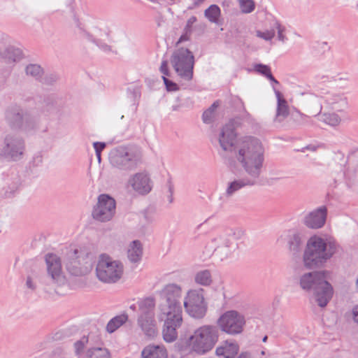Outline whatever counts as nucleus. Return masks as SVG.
<instances>
[{
	"label": "nucleus",
	"instance_id": "1",
	"mask_svg": "<svg viewBox=\"0 0 358 358\" xmlns=\"http://www.w3.org/2000/svg\"><path fill=\"white\" fill-rule=\"evenodd\" d=\"M236 152V160L243 168V173L241 178L228 183L225 192L227 197L233 196L242 188L256 185L263 167L264 150L257 141L241 142Z\"/></svg>",
	"mask_w": 358,
	"mask_h": 358
},
{
	"label": "nucleus",
	"instance_id": "2",
	"mask_svg": "<svg viewBox=\"0 0 358 358\" xmlns=\"http://www.w3.org/2000/svg\"><path fill=\"white\" fill-rule=\"evenodd\" d=\"M338 248V244L331 237L312 236L306 241L303 253L304 266L309 269L323 266L337 252Z\"/></svg>",
	"mask_w": 358,
	"mask_h": 358
},
{
	"label": "nucleus",
	"instance_id": "3",
	"mask_svg": "<svg viewBox=\"0 0 358 358\" xmlns=\"http://www.w3.org/2000/svg\"><path fill=\"white\" fill-rule=\"evenodd\" d=\"M326 271L305 273L299 279L300 287L305 292H313L320 307H325L333 296V288L327 280Z\"/></svg>",
	"mask_w": 358,
	"mask_h": 358
},
{
	"label": "nucleus",
	"instance_id": "4",
	"mask_svg": "<svg viewBox=\"0 0 358 358\" xmlns=\"http://www.w3.org/2000/svg\"><path fill=\"white\" fill-rule=\"evenodd\" d=\"M220 331L217 327L205 324L194 331L187 340L189 350L199 355L211 351L218 341Z\"/></svg>",
	"mask_w": 358,
	"mask_h": 358
},
{
	"label": "nucleus",
	"instance_id": "5",
	"mask_svg": "<svg viewBox=\"0 0 358 358\" xmlns=\"http://www.w3.org/2000/svg\"><path fill=\"white\" fill-rule=\"evenodd\" d=\"M245 235V231L239 227L230 228L225 233L213 238L210 241L213 249V255L220 261L234 257L238 249V240Z\"/></svg>",
	"mask_w": 358,
	"mask_h": 358
},
{
	"label": "nucleus",
	"instance_id": "6",
	"mask_svg": "<svg viewBox=\"0 0 358 358\" xmlns=\"http://www.w3.org/2000/svg\"><path fill=\"white\" fill-rule=\"evenodd\" d=\"M143 152L135 145L118 146L110 150L108 160L112 166L122 171H131L141 164Z\"/></svg>",
	"mask_w": 358,
	"mask_h": 358
},
{
	"label": "nucleus",
	"instance_id": "7",
	"mask_svg": "<svg viewBox=\"0 0 358 358\" xmlns=\"http://www.w3.org/2000/svg\"><path fill=\"white\" fill-rule=\"evenodd\" d=\"M139 313L137 317V325L147 337L154 338L158 330L155 319L154 308L155 300L153 297L141 299L137 302Z\"/></svg>",
	"mask_w": 358,
	"mask_h": 358
},
{
	"label": "nucleus",
	"instance_id": "8",
	"mask_svg": "<svg viewBox=\"0 0 358 358\" xmlns=\"http://www.w3.org/2000/svg\"><path fill=\"white\" fill-rule=\"evenodd\" d=\"M96 275L103 283L113 284L118 282L124 273L123 264L111 257L102 254L97 260Z\"/></svg>",
	"mask_w": 358,
	"mask_h": 358
},
{
	"label": "nucleus",
	"instance_id": "9",
	"mask_svg": "<svg viewBox=\"0 0 358 358\" xmlns=\"http://www.w3.org/2000/svg\"><path fill=\"white\" fill-rule=\"evenodd\" d=\"M170 62L178 76L185 81H190L193 78L194 57L187 48H180L172 53Z\"/></svg>",
	"mask_w": 358,
	"mask_h": 358
},
{
	"label": "nucleus",
	"instance_id": "10",
	"mask_svg": "<svg viewBox=\"0 0 358 358\" xmlns=\"http://www.w3.org/2000/svg\"><path fill=\"white\" fill-rule=\"evenodd\" d=\"M182 288L180 285L168 284L160 292V301L157 306V313H182L180 299Z\"/></svg>",
	"mask_w": 358,
	"mask_h": 358
},
{
	"label": "nucleus",
	"instance_id": "11",
	"mask_svg": "<svg viewBox=\"0 0 358 358\" xmlns=\"http://www.w3.org/2000/svg\"><path fill=\"white\" fill-rule=\"evenodd\" d=\"M204 295L205 291L202 288L190 289L187 292L183 306L190 317L201 319L206 315L208 306Z\"/></svg>",
	"mask_w": 358,
	"mask_h": 358
},
{
	"label": "nucleus",
	"instance_id": "12",
	"mask_svg": "<svg viewBox=\"0 0 358 358\" xmlns=\"http://www.w3.org/2000/svg\"><path fill=\"white\" fill-rule=\"evenodd\" d=\"M26 149L25 141L18 133L6 134L1 148V155L5 158L18 161L21 159Z\"/></svg>",
	"mask_w": 358,
	"mask_h": 358
},
{
	"label": "nucleus",
	"instance_id": "13",
	"mask_svg": "<svg viewBox=\"0 0 358 358\" xmlns=\"http://www.w3.org/2000/svg\"><path fill=\"white\" fill-rule=\"evenodd\" d=\"M217 324L222 331L234 336L243 332L245 319L243 314L236 310H227L220 316Z\"/></svg>",
	"mask_w": 358,
	"mask_h": 358
},
{
	"label": "nucleus",
	"instance_id": "14",
	"mask_svg": "<svg viewBox=\"0 0 358 358\" xmlns=\"http://www.w3.org/2000/svg\"><path fill=\"white\" fill-rule=\"evenodd\" d=\"M159 322H163L162 335L166 343H173L178 338V329L182 324V313H157Z\"/></svg>",
	"mask_w": 358,
	"mask_h": 358
},
{
	"label": "nucleus",
	"instance_id": "15",
	"mask_svg": "<svg viewBox=\"0 0 358 358\" xmlns=\"http://www.w3.org/2000/svg\"><path fill=\"white\" fill-rule=\"evenodd\" d=\"M236 134L234 130L233 122H230L226 124L221 130L219 136V143L221 148L225 152H233L235 158L236 159L237 147L241 142L243 141H256L259 144L262 146L260 141L256 138L251 136H245L238 140H236Z\"/></svg>",
	"mask_w": 358,
	"mask_h": 358
},
{
	"label": "nucleus",
	"instance_id": "16",
	"mask_svg": "<svg viewBox=\"0 0 358 358\" xmlns=\"http://www.w3.org/2000/svg\"><path fill=\"white\" fill-rule=\"evenodd\" d=\"M86 38L94 43L104 52L113 51L112 47L108 44L112 41V37L111 30L107 22L103 20L97 22L92 28V34L86 33Z\"/></svg>",
	"mask_w": 358,
	"mask_h": 358
},
{
	"label": "nucleus",
	"instance_id": "17",
	"mask_svg": "<svg viewBox=\"0 0 358 358\" xmlns=\"http://www.w3.org/2000/svg\"><path fill=\"white\" fill-rule=\"evenodd\" d=\"M116 203L113 198L108 194H101L98 197L97 203L94 206L92 215L99 222L110 220L115 213Z\"/></svg>",
	"mask_w": 358,
	"mask_h": 358
},
{
	"label": "nucleus",
	"instance_id": "18",
	"mask_svg": "<svg viewBox=\"0 0 358 358\" xmlns=\"http://www.w3.org/2000/svg\"><path fill=\"white\" fill-rule=\"evenodd\" d=\"M127 187L140 195H146L152 189V182L148 173L141 171L132 174L127 181Z\"/></svg>",
	"mask_w": 358,
	"mask_h": 358
},
{
	"label": "nucleus",
	"instance_id": "19",
	"mask_svg": "<svg viewBox=\"0 0 358 358\" xmlns=\"http://www.w3.org/2000/svg\"><path fill=\"white\" fill-rule=\"evenodd\" d=\"M48 276L54 285L61 286L66 282V278L62 272L60 258L55 254L45 255Z\"/></svg>",
	"mask_w": 358,
	"mask_h": 358
},
{
	"label": "nucleus",
	"instance_id": "20",
	"mask_svg": "<svg viewBox=\"0 0 358 358\" xmlns=\"http://www.w3.org/2000/svg\"><path fill=\"white\" fill-rule=\"evenodd\" d=\"M66 268L73 275H84L89 273L90 266L83 257L78 255V250H74L68 254Z\"/></svg>",
	"mask_w": 358,
	"mask_h": 358
},
{
	"label": "nucleus",
	"instance_id": "21",
	"mask_svg": "<svg viewBox=\"0 0 358 358\" xmlns=\"http://www.w3.org/2000/svg\"><path fill=\"white\" fill-rule=\"evenodd\" d=\"M327 217V208L321 206L307 213L303 220V223L309 229H318L326 223Z\"/></svg>",
	"mask_w": 358,
	"mask_h": 358
},
{
	"label": "nucleus",
	"instance_id": "22",
	"mask_svg": "<svg viewBox=\"0 0 358 358\" xmlns=\"http://www.w3.org/2000/svg\"><path fill=\"white\" fill-rule=\"evenodd\" d=\"M320 96L323 99L326 107L329 109L343 111L348 107V99L344 94L336 92H321Z\"/></svg>",
	"mask_w": 358,
	"mask_h": 358
},
{
	"label": "nucleus",
	"instance_id": "23",
	"mask_svg": "<svg viewBox=\"0 0 358 358\" xmlns=\"http://www.w3.org/2000/svg\"><path fill=\"white\" fill-rule=\"evenodd\" d=\"M273 90L277 100L276 111L273 121L275 122L281 123L289 116V107L283 94L273 86Z\"/></svg>",
	"mask_w": 358,
	"mask_h": 358
},
{
	"label": "nucleus",
	"instance_id": "24",
	"mask_svg": "<svg viewBox=\"0 0 358 358\" xmlns=\"http://www.w3.org/2000/svg\"><path fill=\"white\" fill-rule=\"evenodd\" d=\"M5 115L7 123L11 127L20 129L27 113H24L19 107L11 106L6 110Z\"/></svg>",
	"mask_w": 358,
	"mask_h": 358
},
{
	"label": "nucleus",
	"instance_id": "25",
	"mask_svg": "<svg viewBox=\"0 0 358 358\" xmlns=\"http://www.w3.org/2000/svg\"><path fill=\"white\" fill-rule=\"evenodd\" d=\"M306 240L305 234L299 231L289 233L287 237V243L289 250L294 255L299 254Z\"/></svg>",
	"mask_w": 358,
	"mask_h": 358
},
{
	"label": "nucleus",
	"instance_id": "26",
	"mask_svg": "<svg viewBox=\"0 0 358 358\" xmlns=\"http://www.w3.org/2000/svg\"><path fill=\"white\" fill-rule=\"evenodd\" d=\"M27 76H31L36 80L42 81L45 84H52L57 80V76L55 75H50L45 77L43 80H41L43 74V71L41 66L38 64H29L25 69Z\"/></svg>",
	"mask_w": 358,
	"mask_h": 358
},
{
	"label": "nucleus",
	"instance_id": "27",
	"mask_svg": "<svg viewBox=\"0 0 358 358\" xmlns=\"http://www.w3.org/2000/svg\"><path fill=\"white\" fill-rule=\"evenodd\" d=\"M239 350L236 342L226 341L216 348L215 353L217 356H224V358H234Z\"/></svg>",
	"mask_w": 358,
	"mask_h": 358
},
{
	"label": "nucleus",
	"instance_id": "28",
	"mask_svg": "<svg viewBox=\"0 0 358 358\" xmlns=\"http://www.w3.org/2000/svg\"><path fill=\"white\" fill-rule=\"evenodd\" d=\"M168 352L163 345H148L141 352V358H167Z\"/></svg>",
	"mask_w": 358,
	"mask_h": 358
},
{
	"label": "nucleus",
	"instance_id": "29",
	"mask_svg": "<svg viewBox=\"0 0 358 358\" xmlns=\"http://www.w3.org/2000/svg\"><path fill=\"white\" fill-rule=\"evenodd\" d=\"M143 255V248L139 241H132L127 250V257L132 263H136L141 259Z\"/></svg>",
	"mask_w": 358,
	"mask_h": 358
},
{
	"label": "nucleus",
	"instance_id": "30",
	"mask_svg": "<svg viewBox=\"0 0 358 358\" xmlns=\"http://www.w3.org/2000/svg\"><path fill=\"white\" fill-rule=\"evenodd\" d=\"M2 57L8 64L17 62L22 57V52L20 48L13 46L7 47L1 53Z\"/></svg>",
	"mask_w": 358,
	"mask_h": 358
},
{
	"label": "nucleus",
	"instance_id": "31",
	"mask_svg": "<svg viewBox=\"0 0 358 358\" xmlns=\"http://www.w3.org/2000/svg\"><path fill=\"white\" fill-rule=\"evenodd\" d=\"M83 358H111L108 349L106 348L94 347L89 348L85 353Z\"/></svg>",
	"mask_w": 358,
	"mask_h": 358
},
{
	"label": "nucleus",
	"instance_id": "32",
	"mask_svg": "<svg viewBox=\"0 0 358 358\" xmlns=\"http://www.w3.org/2000/svg\"><path fill=\"white\" fill-rule=\"evenodd\" d=\"M128 320L127 314H121L112 318L106 325L107 332L112 334L123 325Z\"/></svg>",
	"mask_w": 358,
	"mask_h": 358
},
{
	"label": "nucleus",
	"instance_id": "33",
	"mask_svg": "<svg viewBox=\"0 0 358 358\" xmlns=\"http://www.w3.org/2000/svg\"><path fill=\"white\" fill-rule=\"evenodd\" d=\"M194 282L202 286H209L213 282L212 275L208 270H202L198 271L194 277Z\"/></svg>",
	"mask_w": 358,
	"mask_h": 358
},
{
	"label": "nucleus",
	"instance_id": "34",
	"mask_svg": "<svg viewBox=\"0 0 358 358\" xmlns=\"http://www.w3.org/2000/svg\"><path fill=\"white\" fill-rule=\"evenodd\" d=\"M38 128V121L36 118L27 114L20 130L23 131L27 134H31L36 131Z\"/></svg>",
	"mask_w": 358,
	"mask_h": 358
},
{
	"label": "nucleus",
	"instance_id": "35",
	"mask_svg": "<svg viewBox=\"0 0 358 358\" xmlns=\"http://www.w3.org/2000/svg\"><path fill=\"white\" fill-rule=\"evenodd\" d=\"M220 15V8L215 4L210 5L204 11L205 17L212 23H217Z\"/></svg>",
	"mask_w": 358,
	"mask_h": 358
},
{
	"label": "nucleus",
	"instance_id": "36",
	"mask_svg": "<svg viewBox=\"0 0 358 358\" xmlns=\"http://www.w3.org/2000/svg\"><path fill=\"white\" fill-rule=\"evenodd\" d=\"M320 120L328 125L335 127L340 124L341 119L336 113H328L322 114L320 117Z\"/></svg>",
	"mask_w": 358,
	"mask_h": 358
},
{
	"label": "nucleus",
	"instance_id": "37",
	"mask_svg": "<svg viewBox=\"0 0 358 358\" xmlns=\"http://www.w3.org/2000/svg\"><path fill=\"white\" fill-rule=\"evenodd\" d=\"M273 29L275 32L277 31L278 40L282 43H285L287 41L286 36V28L278 21H275L273 24Z\"/></svg>",
	"mask_w": 358,
	"mask_h": 358
},
{
	"label": "nucleus",
	"instance_id": "38",
	"mask_svg": "<svg viewBox=\"0 0 358 358\" xmlns=\"http://www.w3.org/2000/svg\"><path fill=\"white\" fill-rule=\"evenodd\" d=\"M240 8L243 13H250L255 8L253 0H238Z\"/></svg>",
	"mask_w": 358,
	"mask_h": 358
},
{
	"label": "nucleus",
	"instance_id": "39",
	"mask_svg": "<svg viewBox=\"0 0 358 358\" xmlns=\"http://www.w3.org/2000/svg\"><path fill=\"white\" fill-rule=\"evenodd\" d=\"M140 218L143 220L145 224H150L155 220V212L150 208L143 210L140 213Z\"/></svg>",
	"mask_w": 358,
	"mask_h": 358
},
{
	"label": "nucleus",
	"instance_id": "40",
	"mask_svg": "<svg viewBox=\"0 0 358 358\" xmlns=\"http://www.w3.org/2000/svg\"><path fill=\"white\" fill-rule=\"evenodd\" d=\"M292 118L297 124L303 125L308 122L310 117L296 110L292 114Z\"/></svg>",
	"mask_w": 358,
	"mask_h": 358
},
{
	"label": "nucleus",
	"instance_id": "41",
	"mask_svg": "<svg viewBox=\"0 0 358 358\" xmlns=\"http://www.w3.org/2000/svg\"><path fill=\"white\" fill-rule=\"evenodd\" d=\"M256 36L266 41H271L275 36V31L273 29V27L271 29H266L264 31L257 30L256 31Z\"/></svg>",
	"mask_w": 358,
	"mask_h": 358
},
{
	"label": "nucleus",
	"instance_id": "42",
	"mask_svg": "<svg viewBox=\"0 0 358 358\" xmlns=\"http://www.w3.org/2000/svg\"><path fill=\"white\" fill-rule=\"evenodd\" d=\"M254 69L255 71L259 73V74L265 76L266 78L269 77V75H271V68L265 64H257L254 66Z\"/></svg>",
	"mask_w": 358,
	"mask_h": 358
},
{
	"label": "nucleus",
	"instance_id": "43",
	"mask_svg": "<svg viewBox=\"0 0 358 358\" xmlns=\"http://www.w3.org/2000/svg\"><path fill=\"white\" fill-rule=\"evenodd\" d=\"M310 99L313 102L316 103V105L313 109H308V113H309L313 116H316L321 113L322 106V104L317 101V96H311Z\"/></svg>",
	"mask_w": 358,
	"mask_h": 358
},
{
	"label": "nucleus",
	"instance_id": "44",
	"mask_svg": "<svg viewBox=\"0 0 358 358\" xmlns=\"http://www.w3.org/2000/svg\"><path fill=\"white\" fill-rule=\"evenodd\" d=\"M87 342L88 338L83 336L80 341L74 343L75 352L76 355H78L80 354Z\"/></svg>",
	"mask_w": 358,
	"mask_h": 358
},
{
	"label": "nucleus",
	"instance_id": "45",
	"mask_svg": "<svg viewBox=\"0 0 358 358\" xmlns=\"http://www.w3.org/2000/svg\"><path fill=\"white\" fill-rule=\"evenodd\" d=\"M213 109L208 108L206 111L203 112L202 118L204 123L209 124L212 122L213 118Z\"/></svg>",
	"mask_w": 358,
	"mask_h": 358
},
{
	"label": "nucleus",
	"instance_id": "46",
	"mask_svg": "<svg viewBox=\"0 0 358 358\" xmlns=\"http://www.w3.org/2000/svg\"><path fill=\"white\" fill-rule=\"evenodd\" d=\"M163 81L168 91H176L178 90V85L176 83L173 81L169 80L166 77L162 76Z\"/></svg>",
	"mask_w": 358,
	"mask_h": 358
},
{
	"label": "nucleus",
	"instance_id": "47",
	"mask_svg": "<svg viewBox=\"0 0 358 358\" xmlns=\"http://www.w3.org/2000/svg\"><path fill=\"white\" fill-rule=\"evenodd\" d=\"M159 71L163 74V76H169V71L167 60H163L162 62Z\"/></svg>",
	"mask_w": 358,
	"mask_h": 358
},
{
	"label": "nucleus",
	"instance_id": "48",
	"mask_svg": "<svg viewBox=\"0 0 358 358\" xmlns=\"http://www.w3.org/2000/svg\"><path fill=\"white\" fill-rule=\"evenodd\" d=\"M74 20H75V25L78 28V34L86 38V33H89V32L87 31L84 29L82 23L80 22V20L78 19L75 18Z\"/></svg>",
	"mask_w": 358,
	"mask_h": 358
},
{
	"label": "nucleus",
	"instance_id": "49",
	"mask_svg": "<svg viewBox=\"0 0 358 358\" xmlns=\"http://www.w3.org/2000/svg\"><path fill=\"white\" fill-rule=\"evenodd\" d=\"M196 20L197 19L195 16L190 17L187 21V24L185 27V31H186L187 33H191L192 26L194 23L196 22Z\"/></svg>",
	"mask_w": 358,
	"mask_h": 358
},
{
	"label": "nucleus",
	"instance_id": "50",
	"mask_svg": "<svg viewBox=\"0 0 358 358\" xmlns=\"http://www.w3.org/2000/svg\"><path fill=\"white\" fill-rule=\"evenodd\" d=\"M93 146L96 153H101V151L106 148V143L101 142H94L93 143Z\"/></svg>",
	"mask_w": 358,
	"mask_h": 358
},
{
	"label": "nucleus",
	"instance_id": "51",
	"mask_svg": "<svg viewBox=\"0 0 358 358\" xmlns=\"http://www.w3.org/2000/svg\"><path fill=\"white\" fill-rule=\"evenodd\" d=\"M26 287H27L28 289H31V290H32V291L35 290V289H36V285H35V283L33 282V280H32L31 278V277H29V276H28V277L27 278V280H26Z\"/></svg>",
	"mask_w": 358,
	"mask_h": 358
},
{
	"label": "nucleus",
	"instance_id": "52",
	"mask_svg": "<svg viewBox=\"0 0 358 358\" xmlns=\"http://www.w3.org/2000/svg\"><path fill=\"white\" fill-rule=\"evenodd\" d=\"M352 314L354 322L358 325V306L352 309Z\"/></svg>",
	"mask_w": 358,
	"mask_h": 358
},
{
	"label": "nucleus",
	"instance_id": "53",
	"mask_svg": "<svg viewBox=\"0 0 358 358\" xmlns=\"http://www.w3.org/2000/svg\"><path fill=\"white\" fill-rule=\"evenodd\" d=\"M189 34L190 33H187L185 31V33L180 37L178 43L188 41L189 39Z\"/></svg>",
	"mask_w": 358,
	"mask_h": 358
},
{
	"label": "nucleus",
	"instance_id": "54",
	"mask_svg": "<svg viewBox=\"0 0 358 358\" xmlns=\"http://www.w3.org/2000/svg\"><path fill=\"white\" fill-rule=\"evenodd\" d=\"M206 0H196L195 1H194L192 6H190L189 8V9H192L194 8L198 7L199 6H200Z\"/></svg>",
	"mask_w": 358,
	"mask_h": 358
},
{
	"label": "nucleus",
	"instance_id": "55",
	"mask_svg": "<svg viewBox=\"0 0 358 358\" xmlns=\"http://www.w3.org/2000/svg\"><path fill=\"white\" fill-rule=\"evenodd\" d=\"M268 79L272 83V87L273 86L275 88L274 85H279V82L273 76V75H269V77Z\"/></svg>",
	"mask_w": 358,
	"mask_h": 358
},
{
	"label": "nucleus",
	"instance_id": "56",
	"mask_svg": "<svg viewBox=\"0 0 358 358\" xmlns=\"http://www.w3.org/2000/svg\"><path fill=\"white\" fill-rule=\"evenodd\" d=\"M134 97L136 101H138L141 96V93L138 91H134L133 92Z\"/></svg>",
	"mask_w": 358,
	"mask_h": 358
},
{
	"label": "nucleus",
	"instance_id": "57",
	"mask_svg": "<svg viewBox=\"0 0 358 358\" xmlns=\"http://www.w3.org/2000/svg\"><path fill=\"white\" fill-rule=\"evenodd\" d=\"M238 358H251L250 355L248 352L241 353Z\"/></svg>",
	"mask_w": 358,
	"mask_h": 358
},
{
	"label": "nucleus",
	"instance_id": "58",
	"mask_svg": "<svg viewBox=\"0 0 358 358\" xmlns=\"http://www.w3.org/2000/svg\"><path fill=\"white\" fill-rule=\"evenodd\" d=\"M218 106L217 103L216 102L213 103V105L209 108H213V112L215 111V108Z\"/></svg>",
	"mask_w": 358,
	"mask_h": 358
},
{
	"label": "nucleus",
	"instance_id": "59",
	"mask_svg": "<svg viewBox=\"0 0 358 358\" xmlns=\"http://www.w3.org/2000/svg\"><path fill=\"white\" fill-rule=\"evenodd\" d=\"M96 155L98 161L100 162H101V153H99V152L96 153Z\"/></svg>",
	"mask_w": 358,
	"mask_h": 358
},
{
	"label": "nucleus",
	"instance_id": "60",
	"mask_svg": "<svg viewBox=\"0 0 358 358\" xmlns=\"http://www.w3.org/2000/svg\"><path fill=\"white\" fill-rule=\"evenodd\" d=\"M130 308L132 309L133 310H136V305L134 304L130 306Z\"/></svg>",
	"mask_w": 358,
	"mask_h": 358
},
{
	"label": "nucleus",
	"instance_id": "61",
	"mask_svg": "<svg viewBox=\"0 0 358 358\" xmlns=\"http://www.w3.org/2000/svg\"><path fill=\"white\" fill-rule=\"evenodd\" d=\"M267 338H268L267 336H265L263 338L262 341H263V342H266V341H267Z\"/></svg>",
	"mask_w": 358,
	"mask_h": 358
},
{
	"label": "nucleus",
	"instance_id": "62",
	"mask_svg": "<svg viewBox=\"0 0 358 358\" xmlns=\"http://www.w3.org/2000/svg\"><path fill=\"white\" fill-rule=\"evenodd\" d=\"M149 1L152 2V3H156L157 1V0H149Z\"/></svg>",
	"mask_w": 358,
	"mask_h": 358
},
{
	"label": "nucleus",
	"instance_id": "63",
	"mask_svg": "<svg viewBox=\"0 0 358 358\" xmlns=\"http://www.w3.org/2000/svg\"><path fill=\"white\" fill-rule=\"evenodd\" d=\"M357 287H358V279L357 280Z\"/></svg>",
	"mask_w": 358,
	"mask_h": 358
}]
</instances>
